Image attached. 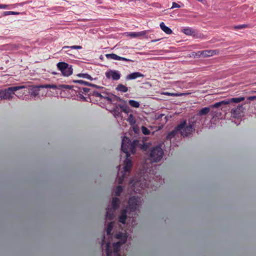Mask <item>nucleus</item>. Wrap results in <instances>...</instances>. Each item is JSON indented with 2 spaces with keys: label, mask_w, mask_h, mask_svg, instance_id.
<instances>
[{
  "label": "nucleus",
  "mask_w": 256,
  "mask_h": 256,
  "mask_svg": "<svg viewBox=\"0 0 256 256\" xmlns=\"http://www.w3.org/2000/svg\"><path fill=\"white\" fill-rule=\"evenodd\" d=\"M139 144L138 140H134L132 142L126 136H124L121 144L122 150L126 154V158L124 161L123 170L120 171V166H118L117 180L119 184H122L125 178L130 174L132 166V158L131 154L136 152V148Z\"/></svg>",
  "instance_id": "1"
},
{
  "label": "nucleus",
  "mask_w": 256,
  "mask_h": 256,
  "mask_svg": "<svg viewBox=\"0 0 256 256\" xmlns=\"http://www.w3.org/2000/svg\"><path fill=\"white\" fill-rule=\"evenodd\" d=\"M142 202L141 198L138 196H132L128 200V206L121 212L118 218L119 222L125 224L127 220V224L132 226L136 224V220L134 218L136 216V212L139 210Z\"/></svg>",
  "instance_id": "2"
},
{
  "label": "nucleus",
  "mask_w": 256,
  "mask_h": 256,
  "mask_svg": "<svg viewBox=\"0 0 256 256\" xmlns=\"http://www.w3.org/2000/svg\"><path fill=\"white\" fill-rule=\"evenodd\" d=\"M146 176H140L138 178H134L130 182L132 190L136 192H140L141 190L148 187L150 180H148Z\"/></svg>",
  "instance_id": "3"
},
{
  "label": "nucleus",
  "mask_w": 256,
  "mask_h": 256,
  "mask_svg": "<svg viewBox=\"0 0 256 256\" xmlns=\"http://www.w3.org/2000/svg\"><path fill=\"white\" fill-rule=\"evenodd\" d=\"M196 120L190 121L187 123L186 120H184L178 125L179 133L183 137H187L193 134L195 131L194 125Z\"/></svg>",
  "instance_id": "4"
},
{
  "label": "nucleus",
  "mask_w": 256,
  "mask_h": 256,
  "mask_svg": "<svg viewBox=\"0 0 256 256\" xmlns=\"http://www.w3.org/2000/svg\"><path fill=\"white\" fill-rule=\"evenodd\" d=\"M24 86L10 87L6 89L0 90V98L2 99L10 100L14 98V92L26 88Z\"/></svg>",
  "instance_id": "5"
},
{
  "label": "nucleus",
  "mask_w": 256,
  "mask_h": 256,
  "mask_svg": "<svg viewBox=\"0 0 256 256\" xmlns=\"http://www.w3.org/2000/svg\"><path fill=\"white\" fill-rule=\"evenodd\" d=\"M128 238V236L126 232H119L115 234L113 237V239L118 240V242L112 243L111 245L112 247L114 252H118L120 246L126 242Z\"/></svg>",
  "instance_id": "6"
},
{
  "label": "nucleus",
  "mask_w": 256,
  "mask_h": 256,
  "mask_svg": "<svg viewBox=\"0 0 256 256\" xmlns=\"http://www.w3.org/2000/svg\"><path fill=\"white\" fill-rule=\"evenodd\" d=\"M163 154L164 152L162 148L159 146H156L151 150L150 154V160L152 162H158L161 160Z\"/></svg>",
  "instance_id": "7"
},
{
  "label": "nucleus",
  "mask_w": 256,
  "mask_h": 256,
  "mask_svg": "<svg viewBox=\"0 0 256 256\" xmlns=\"http://www.w3.org/2000/svg\"><path fill=\"white\" fill-rule=\"evenodd\" d=\"M120 200L118 198H114L112 202V208H107L106 217V219L112 220L114 217V212L118 208Z\"/></svg>",
  "instance_id": "8"
},
{
  "label": "nucleus",
  "mask_w": 256,
  "mask_h": 256,
  "mask_svg": "<svg viewBox=\"0 0 256 256\" xmlns=\"http://www.w3.org/2000/svg\"><path fill=\"white\" fill-rule=\"evenodd\" d=\"M56 66L64 76H68L72 74V66L64 62H59Z\"/></svg>",
  "instance_id": "9"
},
{
  "label": "nucleus",
  "mask_w": 256,
  "mask_h": 256,
  "mask_svg": "<svg viewBox=\"0 0 256 256\" xmlns=\"http://www.w3.org/2000/svg\"><path fill=\"white\" fill-rule=\"evenodd\" d=\"M210 111V106L203 108L200 110L198 114L194 117V118L195 119L194 120H196L197 124H200L202 120L204 118L203 116L208 114Z\"/></svg>",
  "instance_id": "10"
},
{
  "label": "nucleus",
  "mask_w": 256,
  "mask_h": 256,
  "mask_svg": "<svg viewBox=\"0 0 256 256\" xmlns=\"http://www.w3.org/2000/svg\"><path fill=\"white\" fill-rule=\"evenodd\" d=\"M106 76L108 80H118L120 79L121 74L118 70H110L106 72Z\"/></svg>",
  "instance_id": "11"
},
{
  "label": "nucleus",
  "mask_w": 256,
  "mask_h": 256,
  "mask_svg": "<svg viewBox=\"0 0 256 256\" xmlns=\"http://www.w3.org/2000/svg\"><path fill=\"white\" fill-rule=\"evenodd\" d=\"M106 244V256H112V253H114V256H120V254H117V252H114L112 247L111 246V242L110 240L106 242L105 241V236L102 242V246H103L104 244Z\"/></svg>",
  "instance_id": "12"
},
{
  "label": "nucleus",
  "mask_w": 256,
  "mask_h": 256,
  "mask_svg": "<svg viewBox=\"0 0 256 256\" xmlns=\"http://www.w3.org/2000/svg\"><path fill=\"white\" fill-rule=\"evenodd\" d=\"M218 53V50H205L198 52L197 53H196V56H202L204 58H208L214 55H217Z\"/></svg>",
  "instance_id": "13"
},
{
  "label": "nucleus",
  "mask_w": 256,
  "mask_h": 256,
  "mask_svg": "<svg viewBox=\"0 0 256 256\" xmlns=\"http://www.w3.org/2000/svg\"><path fill=\"white\" fill-rule=\"evenodd\" d=\"M244 108L242 105L238 106L236 108L232 110V114L233 117L238 118L243 116Z\"/></svg>",
  "instance_id": "14"
},
{
  "label": "nucleus",
  "mask_w": 256,
  "mask_h": 256,
  "mask_svg": "<svg viewBox=\"0 0 256 256\" xmlns=\"http://www.w3.org/2000/svg\"><path fill=\"white\" fill-rule=\"evenodd\" d=\"M106 56L107 58H111V59H113V60H124V61H126V62H134L133 60H131L118 56L114 54H106Z\"/></svg>",
  "instance_id": "15"
},
{
  "label": "nucleus",
  "mask_w": 256,
  "mask_h": 256,
  "mask_svg": "<svg viewBox=\"0 0 256 256\" xmlns=\"http://www.w3.org/2000/svg\"><path fill=\"white\" fill-rule=\"evenodd\" d=\"M41 88L40 86H30L29 88L28 93L33 96L36 97L39 94V88Z\"/></svg>",
  "instance_id": "16"
},
{
  "label": "nucleus",
  "mask_w": 256,
  "mask_h": 256,
  "mask_svg": "<svg viewBox=\"0 0 256 256\" xmlns=\"http://www.w3.org/2000/svg\"><path fill=\"white\" fill-rule=\"evenodd\" d=\"M114 224V222H110L108 224L106 228L107 236H108V238H110L112 241L113 240V237H112V234H111V231L112 230L113 228Z\"/></svg>",
  "instance_id": "17"
},
{
  "label": "nucleus",
  "mask_w": 256,
  "mask_h": 256,
  "mask_svg": "<svg viewBox=\"0 0 256 256\" xmlns=\"http://www.w3.org/2000/svg\"><path fill=\"white\" fill-rule=\"evenodd\" d=\"M139 77H144V75L140 72H134L128 74L126 76V80H134Z\"/></svg>",
  "instance_id": "18"
},
{
  "label": "nucleus",
  "mask_w": 256,
  "mask_h": 256,
  "mask_svg": "<svg viewBox=\"0 0 256 256\" xmlns=\"http://www.w3.org/2000/svg\"><path fill=\"white\" fill-rule=\"evenodd\" d=\"M147 33V31L144 30L140 32H134L128 34V36L132 38L138 37L145 36Z\"/></svg>",
  "instance_id": "19"
},
{
  "label": "nucleus",
  "mask_w": 256,
  "mask_h": 256,
  "mask_svg": "<svg viewBox=\"0 0 256 256\" xmlns=\"http://www.w3.org/2000/svg\"><path fill=\"white\" fill-rule=\"evenodd\" d=\"M179 132V130L178 128V126L174 128V130L170 132L166 136V138L168 140H171L174 138L176 134Z\"/></svg>",
  "instance_id": "20"
},
{
  "label": "nucleus",
  "mask_w": 256,
  "mask_h": 256,
  "mask_svg": "<svg viewBox=\"0 0 256 256\" xmlns=\"http://www.w3.org/2000/svg\"><path fill=\"white\" fill-rule=\"evenodd\" d=\"M182 32L186 35L194 36L196 32L190 28H185L182 29Z\"/></svg>",
  "instance_id": "21"
},
{
  "label": "nucleus",
  "mask_w": 256,
  "mask_h": 256,
  "mask_svg": "<svg viewBox=\"0 0 256 256\" xmlns=\"http://www.w3.org/2000/svg\"><path fill=\"white\" fill-rule=\"evenodd\" d=\"M160 28L166 34H170L172 33V30L168 28V26H166L164 22H162L160 24Z\"/></svg>",
  "instance_id": "22"
},
{
  "label": "nucleus",
  "mask_w": 256,
  "mask_h": 256,
  "mask_svg": "<svg viewBox=\"0 0 256 256\" xmlns=\"http://www.w3.org/2000/svg\"><path fill=\"white\" fill-rule=\"evenodd\" d=\"M229 104V102L226 100H222L218 102H216L214 104H212L210 106V110L212 108H217L221 106L222 104Z\"/></svg>",
  "instance_id": "23"
},
{
  "label": "nucleus",
  "mask_w": 256,
  "mask_h": 256,
  "mask_svg": "<svg viewBox=\"0 0 256 256\" xmlns=\"http://www.w3.org/2000/svg\"><path fill=\"white\" fill-rule=\"evenodd\" d=\"M116 90L118 92H126L128 90V88L124 84H120L117 86Z\"/></svg>",
  "instance_id": "24"
},
{
  "label": "nucleus",
  "mask_w": 256,
  "mask_h": 256,
  "mask_svg": "<svg viewBox=\"0 0 256 256\" xmlns=\"http://www.w3.org/2000/svg\"><path fill=\"white\" fill-rule=\"evenodd\" d=\"M244 99H245V98L244 97L234 98H232L228 100H226V101L229 102V104L230 102L238 103V102H240L244 100Z\"/></svg>",
  "instance_id": "25"
},
{
  "label": "nucleus",
  "mask_w": 256,
  "mask_h": 256,
  "mask_svg": "<svg viewBox=\"0 0 256 256\" xmlns=\"http://www.w3.org/2000/svg\"><path fill=\"white\" fill-rule=\"evenodd\" d=\"M75 88L74 90L76 92H78V93H81L82 92V90L84 92H90V89L88 88H78L77 86H75Z\"/></svg>",
  "instance_id": "26"
},
{
  "label": "nucleus",
  "mask_w": 256,
  "mask_h": 256,
  "mask_svg": "<svg viewBox=\"0 0 256 256\" xmlns=\"http://www.w3.org/2000/svg\"><path fill=\"white\" fill-rule=\"evenodd\" d=\"M118 106L125 113H128L130 112L129 107L126 104H120Z\"/></svg>",
  "instance_id": "27"
},
{
  "label": "nucleus",
  "mask_w": 256,
  "mask_h": 256,
  "mask_svg": "<svg viewBox=\"0 0 256 256\" xmlns=\"http://www.w3.org/2000/svg\"><path fill=\"white\" fill-rule=\"evenodd\" d=\"M128 104L134 108H138L140 106V104L138 102L134 100H130Z\"/></svg>",
  "instance_id": "28"
},
{
  "label": "nucleus",
  "mask_w": 256,
  "mask_h": 256,
  "mask_svg": "<svg viewBox=\"0 0 256 256\" xmlns=\"http://www.w3.org/2000/svg\"><path fill=\"white\" fill-rule=\"evenodd\" d=\"M164 94H166L168 96H182L188 94L187 93H170L168 92H164Z\"/></svg>",
  "instance_id": "29"
},
{
  "label": "nucleus",
  "mask_w": 256,
  "mask_h": 256,
  "mask_svg": "<svg viewBox=\"0 0 256 256\" xmlns=\"http://www.w3.org/2000/svg\"><path fill=\"white\" fill-rule=\"evenodd\" d=\"M73 82L74 83H78V84H84V85L88 86H92L91 83L84 81L82 80H74Z\"/></svg>",
  "instance_id": "30"
},
{
  "label": "nucleus",
  "mask_w": 256,
  "mask_h": 256,
  "mask_svg": "<svg viewBox=\"0 0 256 256\" xmlns=\"http://www.w3.org/2000/svg\"><path fill=\"white\" fill-rule=\"evenodd\" d=\"M77 76H78V77L87 78V79L91 80H92V78L91 77V76L90 75H89L88 74H81V73H80V74H78Z\"/></svg>",
  "instance_id": "31"
},
{
  "label": "nucleus",
  "mask_w": 256,
  "mask_h": 256,
  "mask_svg": "<svg viewBox=\"0 0 256 256\" xmlns=\"http://www.w3.org/2000/svg\"><path fill=\"white\" fill-rule=\"evenodd\" d=\"M90 94L93 96H95L96 97H99L100 98H103V96H104V94L102 93H100L96 91H93L92 92L90 93Z\"/></svg>",
  "instance_id": "32"
},
{
  "label": "nucleus",
  "mask_w": 256,
  "mask_h": 256,
  "mask_svg": "<svg viewBox=\"0 0 256 256\" xmlns=\"http://www.w3.org/2000/svg\"><path fill=\"white\" fill-rule=\"evenodd\" d=\"M210 112V114L212 118H214L216 117H218V115L220 114V112H218V110H215L214 108L211 109Z\"/></svg>",
  "instance_id": "33"
},
{
  "label": "nucleus",
  "mask_w": 256,
  "mask_h": 256,
  "mask_svg": "<svg viewBox=\"0 0 256 256\" xmlns=\"http://www.w3.org/2000/svg\"><path fill=\"white\" fill-rule=\"evenodd\" d=\"M128 121L131 125H133L136 123V120L132 114H130L128 116Z\"/></svg>",
  "instance_id": "34"
},
{
  "label": "nucleus",
  "mask_w": 256,
  "mask_h": 256,
  "mask_svg": "<svg viewBox=\"0 0 256 256\" xmlns=\"http://www.w3.org/2000/svg\"><path fill=\"white\" fill-rule=\"evenodd\" d=\"M122 186H118L116 190H114V194L116 196H118L120 195V194H121V192H122Z\"/></svg>",
  "instance_id": "35"
},
{
  "label": "nucleus",
  "mask_w": 256,
  "mask_h": 256,
  "mask_svg": "<svg viewBox=\"0 0 256 256\" xmlns=\"http://www.w3.org/2000/svg\"><path fill=\"white\" fill-rule=\"evenodd\" d=\"M41 88H50L53 89H56L58 86L56 84H44L40 86Z\"/></svg>",
  "instance_id": "36"
},
{
  "label": "nucleus",
  "mask_w": 256,
  "mask_h": 256,
  "mask_svg": "<svg viewBox=\"0 0 256 256\" xmlns=\"http://www.w3.org/2000/svg\"><path fill=\"white\" fill-rule=\"evenodd\" d=\"M102 94H104L103 98L106 100L110 102L113 103L114 102L112 96L110 98V96H106V95H108V94L104 92H102Z\"/></svg>",
  "instance_id": "37"
},
{
  "label": "nucleus",
  "mask_w": 256,
  "mask_h": 256,
  "mask_svg": "<svg viewBox=\"0 0 256 256\" xmlns=\"http://www.w3.org/2000/svg\"><path fill=\"white\" fill-rule=\"evenodd\" d=\"M138 146H140V149L143 150H146L149 147L148 144L143 143L142 144H140L139 143Z\"/></svg>",
  "instance_id": "38"
},
{
  "label": "nucleus",
  "mask_w": 256,
  "mask_h": 256,
  "mask_svg": "<svg viewBox=\"0 0 256 256\" xmlns=\"http://www.w3.org/2000/svg\"><path fill=\"white\" fill-rule=\"evenodd\" d=\"M112 113L116 118L120 114L117 107L112 110Z\"/></svg>",
  "instance_id": "39"
},
{
  "label": "nucleus",
  "mask_w": 256,
  "mask_h": 256,
  "mask_svg": "<svg viewBox=\"0 0 256 256\" xmlns=\"http://www.w3.org/2000/svg\"><path fill=\"white\" fill-rule=\"evenodd\" d=\"M68 48H70L72 49H78L80 50L82 48V46H64L62 48V49Z\"/></svg>",
  "instance_id": "40"
},
{
  "label": "nucleus",
  "mask_w": 256,
  "mask_h": 256,
  "mask_svg": "<svg viewBox=\"0 0 256 256\" xmlns=\"http://www.w3.org/2000/svg\"><path fill=\"white\" fill-rule=\"evenodd\" d=\"M142 133L146 135L149 134L150 133V131L146 128L144 126H142Z\"/></svg>",
  "instance_id": "41"
},
{
  "label": "nucleus",
  "mask_w": 256,
  "mask_h": 256,
  "mask_svg": "<svg viewBox=\"0 0 256 256\" xmlns=\"http://www.w3.org/2000/svg\"><path fill=\"white\" fill-rule=\"evenodd\" d=\"M59 88H60L71 89L72 88H75V86L69 85L61 84L60 85Z\"/></svg>",
  "instance_id": "42"
},
{
  "label": "nucleus",
  "mask_w": 256,
  "mask_h": 256,
  "mask_svg": "<svg viewBox=\"0 0 256 256\" xmlns=\"http://www.w3.org/2000/svg\"><path fill=\"white\" fill-rule=\"evenodd\" d=\"M247 27H248V24H240V25L235 26L234 27V28L235 29H241V28H246Z\"/></svg>",
  "instance_id": "43"
},
{
  "label": "nucleus",
  "mask_w": 256,
  "mask_h": 256,
  "mask_svg": "<svg viewBox=\"0 0 256 256\" xmlns=\"http://www.w3.org/2000/svg\"><path fill=\"white\" fill-rule=\"evenodd\" d=\"M112 98H113V102H114V101H118V102H124V100L120 98V97L118 96H117L115 95H114V94H112Z\"/></svg>",
  "instance_id": "44"
},
{
  "label": "nucleus",
  "mask_w": 256,
  "mask_h": 256,
  "mask_svg": "<svg viewBox=\"0 0 256 256\" xmlns=\"http://www.w3.org/2000/svg\"><path fill=\"white\" fill-rule=\"evenodd\" d=\"M18 14L19 13L18 12L8 11V12H4V15L8 16V15H10V14Z\"/></svg>",
  "instance_id": "45"
},
{
  "label": "nucleus",
  "mask_w": 256,
  "mask_h": 256,
  "mask_svg": "<svg viewBox=\"0 0 256 256\" xmlns=\"http://www.w3.org/2000/svg\"><path fill=\"white\" fill-rule=\"evenodd\" d=\"M180 8V6L177 3L175 2H172V6L171 8Z\"/></svg>",
  "instance_id": "46"
},
{
  "label": "nucleus",
  "mask_w": 256,
  "mask_h": 256,
  "mask_svg": "<svg viewBox=\"0 0 256 256\" xmlns=\"http://www.w3.org/2000/svg\"><path fill=\"white\" fill-rule=\"evenodd\" d=\"M78 97L84 101H86V98L84 96L80 93H79Z\"/></svg>",
  "instance_id": "47"
},
{
  "label": "nucleus",
  "mask_w": 256,
  "mask_h": 256,
  "mask_svg": "<svg viewBox=\"0 0 256 256\" xmlns=\"http://www.w3.org/2000/svg\"><path fill=\"white\" fill-rule=\"evenodd\" d=\"M92 86L94 88H98V89H102V88H103V87H102V86H98L92 84V86Z\"/></svg>",
  "instance_id": "48"
},
{
  "label": "nucleus",
  "mask_w": 256,
  "mask_h": 256,
  "mask_svg": "<svg viewBox=\"0 0 256 256\" xmlns=\"http://www.w3.org/2000/svg\"><path fill=\"white\" fill-rule=\"evenodd\" d=\"M164 116V114H158L156 116V120H159L161 118H162L163 116Z\"/></svg>",
  "instance_id": "49"
},
{
  "label": "nucleus",
  "mask_w": 256,
  "mask_h": 256,
  "mask_svg": "<svg viewBox=\"0 0 256 256\" xmlns=\"http://www.w3.org/2000/svg\"><path fill=\"white\" fill-rule=\"evenodd\" d=\"M248 100H256V96H251L248 98Z\"/></svg>",
  "instance_id": "50"
},
{
  "label": "nucleus",
  "mask_w": 256,
  "mask_h": 256,
  "mask_svg": "<svg viewBox=\"0 0 256 256\" xmlns=\"http://www.w3.org/2000/svg\"><path fill=\"white\" fill-rule=\"evenodd\" d=\"M7 7V6L6 4H0V8H6Z\"/></svg>",
  "instance_id": "51"
},
{
  "label": "nucleus",
  "mask_w": 256,
  "mask_h": 256,
  "mask_svg": "<svg viewBox=\"0 0 256 256\" xmlns=\"http://www.w3.org/2000/svg\"><path fill=\"white\" fill-rule=\"evenodd\" d=\"M160 40V39H158V40H152V42H156L158 41V40Z\"/></svg>",
  "instance_id": "52"
},
{
  "label": "nucleus",
  "mask_w": 256,
  "mask_h": 256,
  "mask_svg": "<svg viewBox=\"0 0 256 256\" xmlns=\"http://www.w3.org/2000/svg\"><path fill=\"white\" fill-rule=\"evenodd\" d=\"M100 59H101V60H103L104 57H103V56H102V55H101V56H100Z\"/></svg>",
  "instance_id": "53"
},
{
  "label": "nucleus",
  "mask_w": 256,
  "mask_h": 256,
  "mask_svg": "<svg viewBox=\"0 0 256 256\" xmlns=\"http://www.w3.org/2000/svg\"><path fill=\"white\" fill-rule=\"evenodd\" d=\"M56 74V72H52V74Z\"/></svg>",
  "instance_id": "54"
},
{
  "label": "nucleus",
  "mask_w": 256,
  "mask_h": 256,
  "mask_svg": "<svg viewBox=\"0 0 256 256\" xmlns=\"http://www.w3.org/2000/svg\"><path fill=\"white\" fill-rule=\"evenodd\" d=\"M197 0L198 1V2H202V0Z\"/></svg>",
  "instance_id": "55"
},
{
  "label": "nucleus",
  "mask_w": 256,
  "mask_h": 256,
  "mask_svg": "<svg viewBox=\"0 0 256 256\" xmlns=\"http://www.w3.org/2000/svg\"><path fill=\"white\" fill-rule=\"evenodd\" d=\"M160 184H162V180H160Z\"/></svg>",
  "instance_id": "56"
},
{
  "label": "nucleus",
  "mask_w": 256,
  "mask_h": 256,
  "mask_svg": "<svg viewBox=\"0 0 256 256\" xmlns=\"http://www.w3.org/2000/svg\"><path fill=\"white\" fill-rule=\"evenodd\" d=\"M204 121H206V118H204Z\"/></svg>",
  "instance_id": "57"
},
{
  "label": "nucleus",
  "mask_w": 256,
  "mask_h": 256,
  "mask_svg": "<svg viewBox=\"0 0 256 256\" xmlns=\"http://www.w3.org/2000/svg\"><path fill=\"white\" fill-rule=\"evenodd\" d=\"M252 92H256V91H254Z\"/></svg>",
  "instance_id": "58"
}]
</instances>
